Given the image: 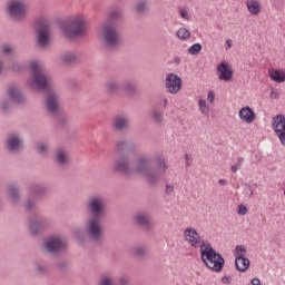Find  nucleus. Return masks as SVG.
Here are the masks:
<instances>
[{
  "label": "nucleus",
  "mask_w": 285,
  "mask_h": 285,
  "mask_svg": "<svg viewBox=\"0 0 285 285\" xmlns=\"http://www.w3.org/2000/svg\"><path fill=\"white\" fill-rule=\"evenodd\" d=\"M156 164L157 166L155 169H149L148 158L139 157L136 163V168L132 169L130 168L128 158L122 157L116 163L115 170L116 173H121L122 175H132V173H139L140 175H144L145 179H147L150 186H155L156 184H159L161 179H164V177L166 176V170L168 168L164 156L156 157Z\"/></svg>",
  "instance_id": "1"
},
{
  "label": "nucleus",
  "mask_w": 285,
  "mask_h": 285,
  "mask_svg": "<svg viewBox=\"0 0 285 285\" xmlns=\"http://www.w3.org/2000/svg\"><path fill=\"white\" fill-rule=\"evenodd\" d=\"M30 68L33 72L32 80L30 82L32 90H45V92H47L46 109L53 117H58L59 98L57 97V94H55L52 89H50V86H48V78L41 73L39 62H31Z\"/></svg>",
  "instance_id": "2"
},
{
  "label": "nucleus",
  "mask_w": 285,
  "mask_h": 285,
  "mask_svg": "<svg viewBox=\"0 0 285 285\" xmlns=\"http://www.w3.org/2000/svg\"><path fill=\"white\" fill-rule=\"evenodd\" d=\"M200 259L205 266L214 273H222L226 261L224 256L213 248L210 243H202L200 245Z\"/></svg>",
  "instance_id": "3"
},
{
  "label": "nucleus",
  "mask_w": 285,
  "mask_h": 285,
  "mask_svg": "<svg viewBox=\"0 0 285 285\" xmlns=\"http://www.w3.org/2000/svg\"><path fill=\"white\" fill-rule=\"evenodd\" d=\"M61 30L68 39L82 37V35H86V20L83 17L77 16L63 23Z\"/></svg>",
  "instance_id": "4"
},
{
  "label": "nucleus",
  "mask_w": 285,
  "mask_h": 285,
  "mask_svg": "<svg viewBox=\"0 0 285 285\" xmlns=\"http://www.w3.org/2000/svg\"><path fill=\"white\" fill-rule=\"evenodd\" d=\"M38 46L46 48V45L50 41V23L46 18H38L36 20Z\"/></svg>",
  "instance_id": "5"
},
{
  "label": "nucleus",
  "mask_w": 285,
  "mask_h": 285,
  "mask_svg": "<svg viewBox=\"0 0 285 285\" xmlns=\"http://www.w3.org/2000/svg\"><path fill=\"white\" fill-rule=\"evenodd\" d=\"M272 130L278 137L282 146H285V116L282 114L276 115L272 119Z\"/></svg>",
  "instance_id": "6"
},
{
  "label": "nucleus",
  "mask_w": 285,
  "mask_h": 285,
  "mask_svg": "<svg viewBox=\"0 0 285 285\" xmlns=\"http://www.w3.org/2000/svg\"><path fill=\"white\" fill-rule=\"evenodd\" d=\"M104 39L109 48H114L119 41V32H117V27L112 23L105 24L104 28Z\"/></svg>",
  "instance_id": "7"
},
{
  "label": "nucleus",
  "mask_w": 285,
  "mask_h": 285,
  "mask_svg": "<svg viewBox=\"0 0 285 285\" xmlns=\"http://www.w3.org/2000/svg\"><path fill=\"white\" fill-rule=\"evenodd\" d=\"M165 86L169 95H177V92L181 90L183 81L179 78V76L175 73H168L165 81Z\"/></svg>",
  "instance_id": "8"
},
{
  "label": "nucleus",
  "mask_w": 285,
  "mask_h": 285,
  "mask_svg": "<svg viewBox=\"0 0 285 285\" xmlns=\"http://www.w3.org/2000/svg\"><path fill=\"white\" fill-rule=\"evenodd\" d=\"M8 12L13 19H23L26 17V3L21 0H12L8 7Z\"/></svg>",
  "instance_id": "9"
},
{
  "label": "nucleus",
  "mask_w": 285,
  "mask_h": 285,
  "mask_svg": "<svg viewBox=\"0 0 285 285\" xmlns=\"http://www.w3.org/2000/svg\"><path fill=\"white\" fill-rule=\"evenodd\" d=\"M216 75L219 81H230L233 79V66L226 61H222L216 67Z\"/></svg>",
  "instance_id": "10"
},
{
  "label": "nucleus",
  "mask_w": 285,
  "mask_h": 285,
  "mask_svg": "<svg viewBox=\"0 0 285 285\" xmlns=\"http://www.w3.org/2000/svg\"><path fill=\"white\" fill-rule=\"evenodd\" d=\"M184 237L185 242H188L189 246L191 248H197L199 244H202V236H199V233H197V229L195 227H188L184 230Z\"/></svg>",
  "instance_id": "11"
},
{
  "label": "nucleus",
  "mask_w": 285,
  "mask_h": 285,
  "mask_svg": "<svg viewBox=\"0 0 285 285\" xmlns=\"http://www.w3.org/2000/svg\"><path fill=\"white\" fill-rule=\"evenodd\" d=\"M88 208L94 218H99L101 213H104V199L99 197H92L89 199Z\"/></svg>",
  "instance_id": "12"
},
{
  "label": "nucleus",
  "mask_w": 285,
  "mask_h": 285,
  "mask_svg": "<svg viewBox=\"0 0 285 285\" xmlns=\"http://www.w3.org/2000/svg\"><path fill=\"white\" fill-rule=\"evenodd\" d=\"M45 247L49 253H61V250H66V243L57 237H51L47 239Z\"/></svg>",
  "instance_id": "13"
},
{
  "label": "nucleus",
  "mask_w": 285,
  "mask_h": 285,
  "mask_svg": "<svg viewBox=\"0 0 285 285\" xmlns=\"http://www.w3.org/2000/svg\"><path fill=\"white\" fill-rule=\"evenodd\" d=\"M238 117L242 121H245V124H253V121H255L257 115L250 107L246 106L239 110Z\"/></svg>",
  "instance_id": "14"
},
{
  "label": "nucleus",
  "mask_w": 285,
  "mask_h": 285,
  "mask_svg": "<svg viewBox=\"0 0 285 285\" xmlns=\"http://www.w3.org/2000/svg\"><path fill=\"white\" fill-rule=\"evenodd\" d=\"M97 222L99 218H90L88 223V233L95 240L99 239V235H101V228Z\"/></svg>",
  "instance_id": "15"
},
{
  "label": "nucleus",
  "mask_w": 285,
  "mask_h": 285,
  "mask_svg": "<svg viewBox=\"0 0 285 285\" xmlns=\"http://www.w3.org/2000/svg\"><path fill=\"white\" fill-rule=\"evenodd\" d=\"M46 228V220H39L37 218H31L29 220V230L31 235H39L40 230Z\"/></svg>",
  "instance_id": "16"
},
{
  "label": "nucleus",
  "mask_w": 285,
  "mask_h": 285,
  "mask_svg": "<svg viewBox=\"0 0 285 285\" xmlns=\"http://www.w3.org/2000/svg\"><path fill=\"white\" fill-rule=\"evenodd\" d=\"M245 6L249 14L257 16L262 12V3H259V0H246Z\"/></svg>",
  "instance_id": "17"
},
{
  "label": "nucleus",
  "mask_w": 285,
  "mask_h": 285,
  "mask_svg": "<svg viewBox=\"0 0 285 285\" xmlns=\"http://www.w3.org/2000/svg\"><path fill=\"white\" fill-rule=\"evenodd\" d=\"M268 75L269 79L275 81V83H284L285 81V71L282 69H269Z\"/></svg>",
  "instance_id": "18"
},
{
  "label": "nucleus",
  "mask_w": 285,
  "mask_h": 285,
  "mask_svg": "<svg viewBox=\"0 0 285 285\" xmlns=\"http://www.w3.org/2000/svg\"><path fill=\"white\" fill-rule=\"evenodd\" d=\"M8 95L14 104H21V101H23V94H21V90L17 88V86H10Z\"/></svg>",
  "instance_id": "19"
},
{
  "label": "nucleus",
  "mask_w": 285,
  "mask_h": 285,
  "mask_svg": "<svg viewBox=\"0 0 285 285\" xmlns=\"http://www.w3.org/2000/svg\"><path fill=\"white\" fill-rule=\"evenodd\" d=\"M235 266L239 273H246L250 267V259L243 257V258H235Z\"/></svg>",
  "instance_id": "20"
},
{
  "label": "nucleus",
  "mask_w": 285,
  "mask_h": 285,
  "mask_svg": "<svg viewBox=\"0 0 285 285\" xmlns=\"http://www.w3.org/2000/svg\"><path fill=\"white\" fill-rule=\"evenodd\" d=\"M132 148H135V146L132 145V142H129L127 140H121L118 141L116 144V150L119 155H121L124 151L127 150V153H130V150H132Z\"/></svg>",
  "instance_id": "21"
},
{
  "label": "nucleus",
  "mask_w": 285,
  "mask_h": 285,
  "mask_svg": "<svg viewBox=\"0 0 285 285\" xmlns=\"http://www.w3.org/2000/svg\"><path fill=\"white\" fill-rule=\"evenodd\" d=\"M19 146H21V140L17 136H11L7 139V148L11 153H14V150H19Z\"/></svg>",
  "instance_id": "22"
},
{
  "label": "nucleus",
  "mask_w": 285,
  "mask_h": 285,
  "mask_svg": "<svg viewBox=\"0 0 285 285\" xmlns=\"http://www.w3.org/2000/svg\"><path fill=\"white\" fill-rule=\"evenodd\" d=\"M31 197H41L46 193L43 185H31L30 186Z\"/></svg>",
  "instance_id": "23"
},
{
  "label": "nucleus",
  "mask_w": 285,
  "mask_h": 285,
  "mask_svg": "<svg viewBox=\"0 0 285 285\" xmlns=\"http://www.w3.org/2000/svg\"><path fill=\"white\" fill-rule=\"evenodd\" d=\"M136 224H138V226H144L145 228H148L150 224V218H148L144 214H138L136 215Z\"/></svg>",
  "instance_id": "24"
},
{
  "label": "nucleus",
  "mask_w": 285,
  "mask_h": 285,
  "mask_svg": "<svg viewBox=\"0 0 285 285\" xmlns=\"http://www.w3.org/2000/svg\"><path fill=\"white\" fill-rule=\"evenodd\" d=\"M234 256L236 259L246 257V246L237 245L234 249Z\"/></svg>",
  "instance_id": "25"
},
{
  "label": "nucleus",
  "mask_w": 285,
  "mask_h": 285,
  "mask_svg": "<svg viewBox=\"0 0 285 285\" xmlns=\"http://www.w3.org/2000/svg\"><path fill=\"white\" fill-rule=\"evenodd\" d=\"M9 193L11 195V202L12 204H17L19 202V190L17 189V186L11 185L9 187Z\"/></svg>",
  "instance_id": "26"
},
{
  "label": "nucleus",
  "mask_w": 285,
  "mask_h": 285,
  "mask_svg": "<svg viewBox=\"0 0 285 285\" xmlns=\"http://www.w3.org/2000/svg\"><path fill=\"white\" fill-rule=\"evenodd\" d=\"M126 124H128V121H126L125 118H116L114 121V128L115 130H124V128H126Z\"/></svg>",
  "instance_id": "27"
},
{
  "label": "nucleus",
  "mask_w": 285,
  "mask_h": 285,
  "mask_svg": "<svg viewBox=\"0 0 285 285\" xmlns=\"http://www.w3.org/2000/svg\"><path fill=\"white\" fill-rule=\"evenodd\" d=\"M177 37H178V39L186 41V39H190V31L186 28H180L177 31Z\"/></svg>",
  "instance_id": "28"
},
{
  "label": "nucleus",
  "mask_w": 285,
  "mask_h": 285,
  "mask_svg": "<svg viewBox=\"0 0 285 285\" xmlns=\"http://www.w3.org/2000/svg\"><path fill=\"white\" fill-rule=\"evenodd\" d=\"M199 111L202 115H208L210 112V107H208V104H206V100H199L198 101Z\"/></svg>",
  "instance_id": "29"
},
{
  "label": "nucleus",
  "mask_w": 285,
  "mask_h": 285,
  "mask_svg": "<svg viewBox=\"0 0 285 285\" xmlns=\"http://www.w3.org/2000/svg\"><path fill=\"white\" fill-rule=\"evenodd\" d=\"M62 61H65V63H76L77 55H75L73 52L66 53L62 58Z\"/></svg>",
  "instance_id": "30"
},
{
  "label": "nucleus",
  "mask_w": 285,
  "mask_h": 285,
  "mask_svg": "<svg viewBox=\"0 0 285 285\" xmlns=\"http://www.w3.org/2000/svg\"><path fill=\"white\" fill-rule=\"evenodd\" d=\"M56 161H57V164H60L61 166H63V164H66V153L63 150H58L56 153Z\"/></svg>",
  "instance_id": "31"
},
{
  "label": "nucleus",
  "mask_w": 285,
  "mask_h": 285,
  "mask_svg": "<svg viewBox=\"0 0 285 285\" xmlns=\"http://www.w3.org/2000/svg\"><path fill=\"white\" fill-rule=\"evenodd\" d=\"M189 55H199L202 52V45L195 43L188 49Z\"/></svg>",
  "instance_id": "32"
},
{
  "label": "nucleus",
  "mask_w": 285,
  "mask_h": 285,
  "mask_svg": "<svg viewBox=\"0 0 285 285\" xmlns=\"http://www.w3.org/2000/svg\"><path fill=\"white\" fill-rule=\"evenodd\" d=\"M107 88V92H110V95H114V92H116L117 90H119V85L115 83V82H108L106 85Z\"/></svg>",
  "instance_id": "33"
},
{
  "label": "nucleus",
  "mask_w": 285,
  "mask_h": 285,
  "mask_svg": "<svg viewBox=\"0 0 285 285\" xmlns=\"http://www.w3.org/2000/svg\"><path fill=\"white\" fill-rule=\"evenodd\" d=\"M119 17H121V12H119L118 10H114L109 14L110 21H117V19H119Z\"/></svg>",
  "instance_id": "34"
},
{
  "label": "nucleus",
  "mask_w": 285,
  "mask_h": 285,
  "mask_svg": "<svg viewBox=\"0 0 285 285\" xmlns=\"http://www.w3.org/2000/svg\"><path fill=\"white\" fill-rule=\"evenodd\" d=\"M136 257H144L146 255V249L144 247H137L134 252Z\"/></svg>",
  "instance_id": "35"
},
{
  "label": "nucleus",
  "mask_w": 285,
  "mask_h": 285,
  "mask_svg": "<svg viewBox=\"0 0 285 285\" xmlns=\"http://www.w3.org/2000/svg\"><path fill=\"white\" fill-rule=\"evenodd\" d=\"M137 12H144L146 10V1L141 0L136 6Z\"/></svg>",
  "instance_id": "36"
},
{
  "label": "nucleus",
  "mask_w": 285,
  "mask_h": 285,
  "mask_svg": "<svg viewBox=\"0 0 285 285\" xmlns=\"http://www.w3.org/2000/svg\"><path fill=\"white\" fill-rule=\"evenodd\" d=\"M124 90L126 92H135V83L132 82H127L125 86H124Z\"/></svg>",
  "instance_id": "37"
},
{
  "label": "nucleus",
  "mask_w": 285,
  "mask_h": 285,
  "mask_svg": "<svg viewBox=\"0 0 285 285\" xmlns=\"http://www.w3.org/2000/svg\"><path fill=\"white\" fill-rule=\"evenodd\" d=\"M154 119H155V121H157V124H161V121L164 119V114H161L159 111H154Z\"/></svg>",
  "instance_id": "38"
},
{
  "label": "nucleus",
  "mask_w": 285,
  "mask_h": 285,
  "mask_svg": "<svg viewBox=\"0 0 285 285\" xmlns=\"http://www.w3.org/2000/svg\"><path fill=\"white\" fill-rule=\"evenodd\" d=\"M179 16L181 17V19H185L186 21H188V19H190V17L188 16V10L181 8L179 10Z\"/></svg>",
  "instance_id": "39"
},
{
  "label": "nucleus",
  "mask_w": 285,
  "mask_h": 285,
  "mask_svg": "<svg viewBox=\"0 0 285 285\" xmlns=\"http://www.w3.org/2000/svg\"><path fill=\"white\" fill-rule=\"evenodd\" d=\"M26 210H32L35 208V200H31V198H29L27 202H26Z\"/></svg>",
  "instance_id": "40"
},
{
  "label": "nucleus",
  "mask_w": 285,
  "mask_h": 285,
  "mask_svg": "<svg viewBox=\"0 0 285 285\" xmlns=\"http://www.w3.org/2000/svg\"><path fill=\"white\" fill-rule=\"evenodd\" d=\"M237 213L239 215H246V213H248V208L245 205H238Z\"/></svg>",
  "instance_id": "41"
},
{
  "label": "nucleus",
  "mask_w": 285,
  "mask_h": 285,
  "mask_svg": "<svg viewBox=\"0 0 285 285\" xmlns=\"http://www.w3.org/2000/svg\"><path fill=\"white\" fill-rule=\"evenodd\" d=\"M48 150V147L43 144H38V153H40V155H46Z\"/></svg>",
  "instance_id": "42"
},
{
  "label": "nucleus",
  "mask_w": 285,
  "mask_h": 285,
  "mask_svg": "<svg viewBox=\"0 0 285 285\" xmlns=\"http://www.w3.org/2000/svg\"><path fill=\"white\" fill-rule=\"evenodd\" d=\"M175 186L173 184H166V194L170 195V193H174Z\"/></svg>",
  "instance_id": "43"
},
{
  "label": "nucleus",
  "mask_w": 285,
  "mask_h": 285,
  "mask_svg": "<svg viewBox=\"0 0 285 285\" xmlns=\"http://www.w3.org/2000/svg\"><path fill=\"white\" fill-rule=\"evenodd\" d=\"M100 285H112V282L110 281V278H108V276H105L100 281Z\"/></svg>",
  "instance_id": "44"
},
{
  "label": "nucleus",
  "mask_w": 285,
  "mask_h": 285,
  "mask_svg": "<svg viewBox=\"0 0 285 285\" xmlns=\"http://www.w3.org/2000/svg\"><path fill=\"white\" fill-rule=\"evenodd\" d=\"M12 70H13L14 72H21V70H23V67H21V66L19 65V62H16V63H13V66H12Z\"/></svg>",
  "instance_id": "45"
},
{
  "label": "nucleus",
  "mask_w": 285,
  "mask_h": 285,
  "mask_svg": "<svg viewBox=\"0 0 285 285\" xmlns=\"http://www.w3.org/2000/svg\"><path fill=\"white\" fill-rule=\"evenodd\" d=\"M271 97L272 99H279V91L277 89H272Z\"/></svg>",
  "instance_id": "46"
},
{
  "label": "nucleus",
  "mask_w": 285,
  "mask_h": 285,
  "mask_svg": "<svg viewBox=\"0 0 285 285\" xmlns=\"http://www.w3.org/2000/svg\"><path fill=\"white\" fill-rule=\"evenodd\" d=\"M207 101H209V104H213V101H215V92L214 91H208Z\"/></svg>",
  "instance_id": "47"
},
{
  "label": "nucleus",
  "mask_w": 285,
  "mask_h": 285,
  "mask_svg": "<svg viewBox=\"0 0 285 285\" xmlns=\"http://www.w3.org/2000/svg\"><path fill=\"white\" fill-rule=\"evenodd\" d=\"M245 193H246L247 197H253V187L248 186V187L245 189Z\"/></svg>",
  "instance_id": "48"
},
{
  "label": "nucleus",
  "mask_w": 285,
  "mask_h": 285,
  "mask_svg": "<svg viewBox=\"0 0 285 285\" xmlns=\"http://www.w3.org/2000/svg\"><path fill=\"white\" fill-rule=\"evenodd\" d=\"M239 168H242V166L236 163L235 165L232 166V173H237Z\"/></svg>",
  "instance_id": "49"
},
{
  "label": "nucleus",
  "mask_w": 285,
  "mask_h": 285,
  "mask_svg": "<svg viewBox=\"0 0 285 285\" xmlns=\"http://www.w3.org/2000/svg\"><path fill=\"white\" fill-rule=\"evenodd\" d=\"M230 279H232L230 276H223L222 277V283L223 284H230Z\"/></svg>",
  "instance_id": "50"
},
{
  "label": "nucleus",
  "mask_w": 285,
  "mask_h": 285,
  "mask_svg": "<svg viewBox=\"0 0 285 285\" xmlns=\"http://www.w3.org/2000/svg\"><path fill=\"white\" fill-rule=\"evenodd\" d=\"M45 272H46V268H43V266L41 265L37 266V273H39V275H43Z\"/></svg>",
  "instance_id": "51"
},
{
  "label": "nucleus",
  "mask_w": 285,
  "mask_h": 285,
  "mask_svg": "<svg viewBox=\"0 0 285 285\" xmlns=\"http://www.w3.org/2000/svg\"><path fill=\"white\" fill-rule=\"evenodd\" d=\"M2 52L4 55H8V53L12 52V49L10 47L6 46V47H2Z\"/></svg>",
  "instance_id": "52"
},
{
  "label": "nucleus",
  "mask_w": 285,
  "mask_h": 285,
  "mask_svg": "<svg viewBox=\"0 0 285 285\" xmlns=\"http://www.w3.org/2000/svg\"><path fill=\"white\" fill-rule=\"evenodd\" d=\"M250 284L252 285H262V281H259V278H253Z\"/></svg>",
  "instance_id": "53"
},
{
  "label": "nucleus",
  "mask_w": 285,
  "mask_h": 285,
  "mask_svg": "<svg viewBox=\"0 0 285 285\" xmlns=\"http://www.w3.org/2000/svg\"><path fill=\"white\" fill-rule=\"evenodd\" d=\"M185 161L186 166H190V156H188V154H185Z\"/></svg>",
  "instance_id": "54"
},
{
  "label": "nucleus",
  "mask_w": 285,
  "mask_h": 285,
  "mask_svg": "<svg viewBox=\"0 0 285 285\" xmlns=\"http://www.w3.org/2000/svg\"><path fill=\"white\" fill-rule=\"evenodd\" d=\"M218 184L220 186H226L228 184V181L226 179L222 178V179L218 180Z\"/></svg>",
  "instance_id": "55"
},
{
  "label": "nucleus",
  "mask_w": 285,
  "mask_h": 285,
  "mask_svg": "<svg viewBox=\"0 0 285 285\" xmlns=\"http://www.w3.org/2000/svg\"><path fill=\"white\" fill-rule=\"evenodd\" d=\"M119 284L120 285H126V284H128V281L126 278H120Z\"/></svg>",
  "instance_id": "56"
},
{
  "label": "nucleus",
  "mask_w": 285,
  "mask_h": 285,
  "mask_svg": "<svg viewBox=\"0 0 285 285\" xmlns=\"http://www.w3.org/2000/svg\"><path fill=\"white\" fill-rule=\"evenodd\" d=\"M236 164H239V166H242V164H244V158L243 157H238Z\"/></svg>",
  "instance_id": "57"
},
{
  "label": "nucleus",
  "mask_w": 285,
  "mask_h": 285,
  "mask_svg": "<svg viewBox=\"0 0 285 285\" xmlns=\"http://www.w3.org/2000/svg\"><path fill=\"white\" fill-rule=\"evenodd\" d=\"M2 110H8V101L2 102Z\"/></svg>",
  "instance_id": "58"
},
{
  "label": "nucleus",
  "mask_w": 285,
  "mask_h": 285,
  "mask_svg": "<svg viewBox=\"0 0 285 285\" xmlns=\"http://www.w3.org/2000/svg\"><path fill=\"white\" fill-rule=\"evenodd\" d=\"M166 106H168V99H164V107L166 108Z\"/></svg>",
  "instance_id": "59"
},
{
  "label": "nucleus",
  "mask_w": 285,
  "mask_h": 285,
  "mask_svg": "<svg viewBox=\"0 0 285 285\" xmlns=\"http://www.w3.org/2000/svg\"><path fill=\"white\" fill-rule=\"evenodd\" d=\"M3 71V62L0 61V72Z\"/></svg>",
  "instance_id": "60"
},
{
  "label": "nucleus",
  "mask_w": 285,
  "mask_h": 285,
  "mask_svg": "<svg viewBox=\"0 0 285 285\" xmlns=\"http://www.w3.org/2000/svg\"><path fill=\"white\" fill-rule=\"evenodd\" d=\"M226 43H227L228 48H232L230 40H227Z\"/></svg>",
  "instance_id": "61"
},
{
  "label": "nucleus",
  "mask_w": 285,
  "mask_h": 285,
  "mask_svg": "<svg viewBox=\"0 0 285 285\" xmlns=\"http://www.w3.org/2000/svg\"><path fill=\"white\" fill-rule=\"evenodd\" d=\"M176 63H179V58H176Z\"/></svg>",
  "instance_id": "62"
}]
</instances>
